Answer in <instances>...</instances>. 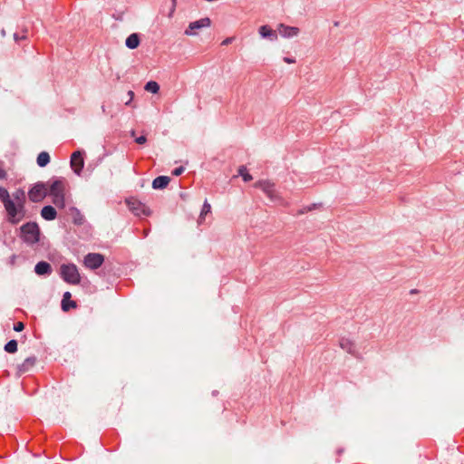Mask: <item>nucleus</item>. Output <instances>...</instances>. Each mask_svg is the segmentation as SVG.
<instances>
[{"label": "nucleus", "instance_id": "c756f323", "mask_svg": "<svg viewBox=\"0 0 464 464\" xmlns=\"http://www.w3.org/2000/svg\"><path fill=\"white\" fill-rule=\"evenodd\" d=\"M83 222V217L77 212V217L74 218V223L75 224H82Z\"/></svg>", "mask_w": 464, "mask_h": 464}, {"label": "nucleus", "instance_id": "7c9ffc66", "mask_svg": "<svg viewBox=\"0 0 464 464\" xmlns=\"http://www.w3.org/2000/svg\"><path fill=\"white\" fill-rule=\"evenodd\" d=\"M6 172L4 169L3 163H0V179H5Z\"/></svg>", "mask_w": 464, "mask_h": 464}, {"label": "nucleus", "instance_id": "f03ea898", "mask_svg": "<svg viewBox=\"0 0 464 464\" xmlns=\"http://www.w3.org/2000/svg\"><path fill=\"white\" fill-rule=\"evenodd\" d=\"M254 187L260 188L273 202L283 203V198L276 189V185L270 180H258L254 184Z\"/></svg>", "mask_w": 464, "mask_h": 464}, {"label": "nucleus", "instance_id": "6e6552de", "mask_svg": "<svg viewBox=\"0 0 464 464\" xmlns=\"http://www.w3.org/2000/svg\"><path fill=\"white\" fill-rule=\"evenodd\" d=\"M126 202H127V205L129 206L130 210L134 215H136V216H140L141 214L145 215V216L150 215V208L147 206H145L143 203H141L140 201L131 198V199H128Z\"/></svg>", "mask_w": 464, "mask_h": 464}, {"label": "nucleus", "instance_id": "412c9836", "mask_svg": "<svg viewBox=\"0 0 464 464\" xmlns=\"http://www.w3.org/2000/svg\"><path fill=\"white\" fill-rule=\"evenodd\" d=\"M36 162L40 167H45L50 162V155L46 151L38 154Z\"/></svg>", "mask_w": 464, "mask_h": 464}, {"label": "nucleus", "instance_id": "aec40b11", "mask_svg": "<svg viewBox=\"0 0 464 464\" xmlns=\"http://www.w3.org/2000/svg\"><path fill=\"white\" fill-rule=\"evenodd\" d=\"M125 44L130 49H135L140 44V37L138 34H131L126 39Z\"/></svg>", "mask_w": 464, "mask_h": 464}, {"label": "nucleus", "instance_id": "393cba45", "mask_svg": "<svg viewBox=\"0 0 464 464\" xmlns=\"http://www.w3.org/2000/svg\"><path fill=\"white\" fill-rule=\"evenodd\" d=\"M238 174L243 178L244 181L247 182L252 180V176L247 173L246 167L241 166L238 169Z\"/></svg>", "mask_w": 464, "mask_h": 464}, {"label": "nucleus", "instance_id": "a878e982", "mask_svg": "<svg viewBox=\"0 0 464 464\" xmlns=\"http://www.w3.org/2000/svg\"><path fill=\"white\" fill-rule=\"evenodd\" d=\"M11 198V195L7 191L6 188L0 187V200L2 203H5V200H8Z\"/></svg>", "mask_w": 464, "mask_h": 464}, {"label": "nucleus", "instance_id": "f257e3e1", "mask_svg": "<svg viewBox=\"0 0 464 464\" xmlns=\"http://www.w3.org/2000/svg\"><path fill=\"white\" fill-rule=\"evenodd\" d=\"M65 181L62 179H55L48 187V194L53 197V203L60 208L65 207Z\"/></svg>", "mask_w": 464, "mask_h": 464}, {"label": "nucleus", "instance_id": "a211bd4d", "mask_svg": "<svg viewBox=\"0 0 464 464\" xmlns=\"http://www.w3.org/2000/svg\"><path fill=\"white\" fill-rule=\"evenodd\" d=\"M340 347L348 353L353 354L355 352V345L353 341L347 338H342L339 342Z\"/></svg>", "mask_w": 464, "mask_h": 464}, {"label": "nucleus", "instance_id": "20e7f679", "mask_svg": "<svg viewBox=\"0 0 464 464\" xmlns=\"http://www.w3.org/2000/svg\"><path fill=\"white\" fill-rule=\"evenodd\" d=\"M23 239L28 244L39 241L40 229L36 223H26L21 227Z\"/></svg>", "mask_w": 464, "mask_h": 464}, {"label": "nucleus", "instance_id": "c85d7f7f", "mask_svg": "<svg viewBox=\"0 0 464 464\" xmlns=\"http://www.w3.org/2000/svg\"><path fill=\"white\" fill-rule=\"evenodd\" d=\"M184 170H185V169L183 167H179V168H176L172 173L174 176H179L180 174H182L184 172Z\"/></svg>", "mask_w": 464, "mask_h": 464}, {"label": "nucleus", "instance_id": "4be33fe9", "mask_svg": "<svg viewBox=\"0 0 464 464\" xmlns=\"http://www.w3.org/2000/svg\"><path fill=\"white\" fill-rule=\"evenodd\" d=\"M144 89L151 93H158L160 91V85L154 81H150L146 83Z\"/></svg>", "mask_w": 464, "mask_h": 464}, {"label": "nucleus", "instance_id": "7ed1b4c3", "mask_svg": "<svg viewBox=\"0 0 464 464\" xmlns=\"http://www.w3.org/2000/svg\"><path fill=\"white\" fill-rule=\"evenodd\" d=\"M4 207L11 222L17 223L24 218V207H18L16 201L11 198L5 200Z\"/></svg>", "mask_w": 464, "mask_h": 464}, {"label": "nucleus", "instance_id": "2eb2a0df", "mask_svg": "<svg viewBox=\"0 0 464 464\" xmlns=\"http://www.w3.org/2000/svg\"><path fill=\"white\" fill-rule=\"evenodd\" d=\"M170 182V178L168 176H160L157 177L152 181V188L155 189H162L165 188L169 183Z\"/></svg>", "mask_w": 464, "mask_h": 464}, {"label": "nucleus", "instance_id": "9b49d317", "mask_svg": "<svg viewBox=\"0 0 464 464\" xmlns=\"http://www.w3.org/2000/svg\"><path fill=\"white\" fill-rule=\"evenodd\" d=\"M278 32L282 37L291 38L297 36L298 34L300 33V30L298 27L295 26H289L284 24H280L278 25Z\"/></svg>", "mask_w": 464, "mask_h": 464}, {"label": "nucleus", "instance_id": "dca6fc26", "mask_svg": "<svg viewBox=\"0 0 464 464\" xmlns=\"http://www.w3.org/2000/svg\"><path fill=\"white\" fill-rule=\"evenodd\" d=\"M11 198L16 201L18 207H24L26 196L24 190L18 188L13 192Z\"/></svg>", "mask_w": 464, "mask_h": 464}, {"label": "nucleus", "instance_id": "0eeeda50", "mask_svg": "<svg viewBox=\"0 0 464 464\" xmlns=\"http://www.w3.org/2000/svg\"><path fill=\"white\" fill-rule=\"evenodd\" d=\"M210 25L211 20L208 17L201 18L198 21L190 23L188 27L185 30V34L188 36L197 35L198 30L208 28Z\"/></svg>", "mask_w": 464, "mask_h": 464}, {"label": "nucleus", "instance_id": "72a5a7b5", "mask_svg": "<svg viewBox=\"0 0 464 464\" xmlns=\"http://www.w3.org/2000/svg\"><path fill=\"white\" fill-rule=\"evenodd\" d=\"M233 37H227L222 42V45H227L230 44L233 42Z\"/></svg>", "mask_w": 464, "mask_h": 464}, {"label": "nucleus", "instance_id": "5701e85b", "mask_svg": "<svg viewBox=\"0 0 464 464\" xmlns=\"http://www.w3.org/2000/svg\"><path fill=\"white\" fill-rule=\"evenodd\" d=\"M211 211V206L210 204L208 202V200H205L204 204H203V208H202V210L200 212V215H199V219H198V222H202L205 218V216L208 215V213H210Z\"/></svg>", "mask_w": 464, "mask_h": 464}, {"label": "nucleus", "instance_id": "c9c22d12", "mask_svg": "<svg viewBox=\"0 0 464 464\" xmlns=\"http://www.w3.org/2000/svg\"><path fill=\"white\" fill-rule=\"evenodd\" d=\"M14 40H15V41H17V40H18V36H17V34H14Z\"/></svg>", "mask_w": 464, "mask_h": 464}, {"label": "nucleus", "instance_id": "e433bc0d", "mask_svg": "<svg viewBox=\"0 0 464 464\" xmlns=\"http://www.w3.org/2000/svg\"><path fill=\"white\" fill-rule=\"evenodd\" d=\"M102 112H105V107H104V105H102Z\"/></svg>", "mask_w": 464, "mask_h": 464}, {"label": "nucleus", "instance_id": "ddd939ff", "mask_svg": "<svg viewBox=\"0 0 464 464\" xmlns=\"http://www.w3.org/2000/svg\"><path fill=\"white\" fill-rule=\"evenodd\" d=\"M258 32L260 36L263 38H270L272 41L277 39L276 32L268 25L260 26Z\"/></svg>", "mask_w": 464, "mask_h": 464}, {"label": "nucleus", "instance_id": "f8f14e48", "mask_svg": "<svg viewBox=\"0 0 464 464\" xmlns=\"http://www.w3.org/2000/svg\"><path fill=\"white\" fill-rule=\"evenodd\" d=\"M34 272L39 276L50 275L52 273V266L49 263L41 261L35 265Z\"/></svg>", "mask_w": 464, "mask_h": 464}, {"label": "nucleus", "instance_id": "473e14b6", "mask_svg": "<svg viewBox=\"0 0 464 464\" xmlns=\"http://www.w3.org/2000/svg\"><path fill=\"white\" fill-rule=\"evenodd\" d=\"M147 141V139L145 136H140L136 139V142L138 144H144Z\"/></svg>", "mask_w": 464, "mask_h": 464}, {"label": "nucleus", "instance_id": "4468645a", "mask_svg": "<svg viewBox=\"0 0 464 464\" xmlns=\"http://www.w3.org/2000/svg\"><path fill=\"white\" fill-rule=\"evenodd\" d=\"M36 362V358L34 356L26 358L20 365H18V372L21 373L28 372L32 369Z\"/></svg>", "mask_w": 464, "mask_h": 464}, {"label": "nucleus", "instance_id": "423d86ee", "mask_svg": "<svg viewBox=\"0 0 464 464\" xmlns=\"http://www.w3.org/2000/svg\"><path fill=\"white\" fill-rule=\"evenodd\" d=\"M48 194V186L44 182L36 183L29 191V199L33 202L42 201Z\"/></svg>", "mask_w": 464, "mask_h": 464}, {"label": "nucleus", "instance_id": "9d476101", "mask_svg": "<svg viewBox=\"0 0 464 464\" xmlns=\"http://www.w3.org/2000/svg\"><path fill=\"white\" fill-rule=\"evenodd\" d=\"M84 166L82 154L80 150L74 151L71 156V167L76 174H80Z\"/></svg>", "mask_w": 464, "mask_h": 464}, {"label": "nucleus", "instance_id": "f704fd0d", "mask_svg": "<svg viewBox=\"0 0 464 464\" xmlns=\"http://www.w3.org/2000/svg\"><path fill=\"white\" fill-rule=\"evenodd\" d=\"M284 62L286 63H295V60L293 59V58H289V57H285L284 58Z\"/></svg>", "mask_w": 464, "mask_h": 464}, {"label": "nucleus", "instance_id": "cd10ccee", "mask_svg": "<svg viewBox=\"0 0 464 464\" xmlns=\"http://www.w3.org/2000/svg\"><path fill=\"white\" fill-rule=\"evenodd\" d=\"M24 329V324L22 322H18L14 324V330L15 332H21Z\"/></svg>", "mask_w": 464, "mask_h": 464}, {"label": "nucleus", "instance_id": "1a4fd4ad", "mask_svg": "<svg viewBox=\"0 0 464 464\" xmlns=\"http://www.w3.org/2000/svg\"><path fill=\"white\" fill-rule=\"evenodd\" d=\"M104 261L102 255L98 253H90L84 257V266L91 269L100 267Z\"/></svg>", "mask_w": 464, "mask_h": 464}, {"label": "nucleus", "instance_id": "b1692460", "mask_svg": "<svg viewBox=\"0 0 464 464\" xmlns=\"http://www.w3.org/2000/svg\"><path fill=\"white\" fill-rule=\"evenodd\" d=\"M5 351L8 353H14L17 351V342L15 340L9 341L5 345Z\"/></svg>", "mask_w": 464, "mask_h": 464}, {"label": "nucleus", "instance_id": "6ab92c4d", "mask_svg": "<svg viewBox=\"0 0 464 464\" xmlns=\"http://www.w3.org/2000/svg\"><path fill=\"white\" fill-rule=\"evenodd\" d=\"M71 296L72 295H71L70 292H65L63 294V300H62V309L64 312L68 311L70 308L76 307V303L74 301H70Z\"/></svg>", "mask_w": 464, "mask_h": 464}, {"label": "nucleus", "instance_id": "4c0bfd02", "mask_svg": "<svg viewBox=\"0 0 464 464\" xmlns=\"http://www.w3.org/2000/svg\"><path fill=\"white\" fill-rule=\"evenodd\" d=\"M172 1V4H173V6L176 5V0H171Z\"/></svg>", "mask_w": 464, "mask_h": 464}, {"label": "nucleus", "instance_id": "39448f33", "mask_svg": "<svg viewBox=\"0 0 464 464\" xmlns=\"http://www.w3.org/2000/svg\"><path fill=\"white\" fill-rule=\"evenodd\" d=\"M61 276L63 279L72 285H78L81 281V276L75 265H62Z\"/></svg>", "mask_w": 464, "mask_h": 464}, {"label": "nucleus", "instance_id": "bb28decb", "mask_svg": "<svg viewBox=\"0 0 464 464\" xmlns=\"http://www.w3.org/2000/svg\"><path fill=\"white\" fill-rule=\"evenodd\" d=\"M316 208V204H313L311 206H308L306 208H304V209H301L298 211V215H303L308 211H312L313 209H314Z\"/></svg>", "mask_w": 464, "mask_h": 464}, {"label": "nucleus", "instance_id": "58836bf2", "mask_svg": "<svg viewBox=\"0 0 464 464\" xmlns=\"http://www.w3.org/2000/svg\"><path fill=\"white\" fill-rule=\"evenodd\" d=\"M131 136H135V131L134 130L131 131Z\"/></svg>", "mask_w": 464, "mask_h": 464}, {"label": "nucleus", "instance_id": "f3484780", "mask_svg": "<svg viewBox=\"0 0 464 464\" xmlns=\"http://www.w3.org/2000/svg\"><path fill=\"white\" fill-rule=\"evenodd\" d=\"M41 216L45 220H53L57 216V212L53 207L45 206L41 210Z\"/></svg>", "mask_w": 464, "mask_h": 464}, {"label": "nucleus", "instance_id": "2f4dec72", "mask_svg": "<svg viewBox=\"0 0 464 464\" xmlns=\"http://www.w3.org/2000/svg\"><path fill=\"white\" fill-rule=\"evenodd\" d=\"M134 92L132 91L128 92V101L126 102V105H129L130 102L133 100Z\"/></svg>", "mask_w": 464, "mask_h": 464}]
</instances>
